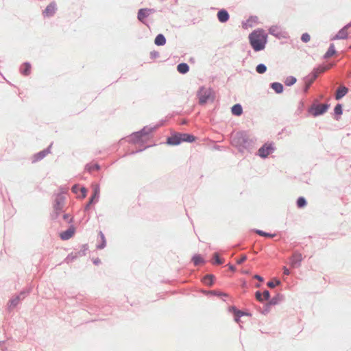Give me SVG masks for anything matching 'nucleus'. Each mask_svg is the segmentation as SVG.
I'll use <instances>...</instances> for the list:
<instances>
[{"mask_svg":"<svg viewBox=\"0 0 351 351\" xmlns=\"http://www.w3.org/2000/svg\"><path fill=\"white\" fill-rule=\"evenodd\" d=\"M251 46L254 51L263 50L267 43V34L263 29H256L249 35Z\"/></svg>","mask_w":351,"mask_h":351,"instance_id":"1","label":"nucleus"},{"mask_svg":"<svg viewBox=\"0 0 351 351\" xmlns=\"http://www.w3.org/2000/svg\"><path fill=\"white\" fill-rule=\"evenodd\" d=\"M199 101L201 104L206 103L210 99H213V93L210 89L202 88L198 93Z\"/></svg>","mask_w":351,"mask_h":351,"instance_id":"2","label":"nucleus"},{"mask_svg":"<svg viewBox=\"0 0 351 351\" xmlns=\"http://www.w3.org/2000/svg\"><path fill=\"white\" fill-rule=\"evenodd\" d=\"M274 151V147L273 143H267L263 147H261L258 152V156L261 158H266L270 154H271Z\"/></svg>","mask_w":351,"mask_h":351,"instance_id":"3","label":"nucleus"},{"mask_svg":"<svg viewBox=\"0 0 351 351\" xmlns=\"http://www.w3.org/2000/svg\"><path fill=\"white\" fill-rule=\"evenodd\" d=\"M328 104H318L311 107L310 112L315 117L320 115L326 112L328 108Z\"/></svg>","mask_w":351,"mask_h":351,"instance_id":"4","label":"nucleus"},{"mask_svg":"<svg viewBox=\"0 0 351 351\" xmlns=\"http://www.w3.org/2000/svg\"><path fill=\"white\" fill-rule=\"evenodd\" d=\"M351 33V24L349 23L341 29L332 39H346Z\"/></svg>","mask_w":351,"mask_h":351,"instance_id":"5","label":"nucleus"},{"mask_svg":"<svg viewBox=\"0 0 351 351\" xmlns=\"http://www.w3.org/2000/svg\"><path fill=\"white\" fill-rule=\"evenodd\" d=\"M232 143L239 147L241 152H243V149L246 148L247 146H250V143L245 140L243 136H240L238 138L234 137L232 139Z\"/></svg>","mask_w":351,"mask_h":351,"instance_id":"6","label":"nucleus"},{"mask_svg":"<svg viewBox=\"0 0 351 351\" xmlns=\"http://www.w3.org/2000/svg\"><path fill=\"white\" fill-rule=\"evenodd\" d=\"M155 10L154 9L144 8L140 9L138 12V19L144 23V20L149 16L151 14L154 13Z\"/></svg>","mask_w":351,"mask_h":351,"instance_id":"7","label":"nucleus"},{"mask_svg":"<svg viewBox=\"0 0 351 351\" xmlns=\"http://www.w3.org/2000/svg\"><path fill=\"white\" fill-rule=\"evenodd\" d=\"M64 206V199L62 197L59 196L56 199L55 204L53 205V209L58 215L60 211H62Z\"/></svg>","mask_w":351,"mask_h":351,"instance_id":"8","label":"nucleus"},{"mask_svg":"<svg viewBox=\"0 0 351 351\" xmlns=\"http://www.w3.org/2000/svg\"><path fill=\"white\" fill-rule=\"evenodd\" d=\"M302 255L300 253H294L291 258V265L293 267L300 266L301 261H302Z\"/></svg>","mask_w":351,"mask_h":351,"instance_id":"9","label":"nucleus"},{"mask_svg":"<svg viewBox=\"0 0 351 351\" xmlns=\"http://www.w3.org/2000/svg\"><path fill=\"white\" fill-rule=\"evenodd\" d=\"M56 10V5L54 2L49 4L43 12V14L47 16H52Z\"/></svg>","mask_w":351,"mask_h":351,"instance_id":"10","label":"nucleus"},{"mask_svg":"<svg viewBox=\"0 0 351 351\" xmlns=\"http://www.w3.org/2000/svg\"><path fill=\"white\" fill-rule=\"evenodd\" d=\"M181 142H183V141H182V140H181L180 134H177L173 135L171 137L168 138V139H167V143L169 145H178Z\"/></svg>","mask_w":351,"mask_h":351,"instance_id":"11","label":"nucleus"},{"mask_svg":"<svg viewBox=\"0 0 351 351\" xmlns=\"http://www.w3.org/2000/svg\"><path fill=\"white\" fill-rule=\"evenodd\" d=\"M229 14L228 13V12L225 10H221L218 12L217 13V18H218V20L221 22V23H225L226 21H228L229 19Z\"/></svg>","mask_w":351,"mask_h":351,"instance_id":"12","label":"nucleus"},{"mask_svg":"<svg viewBox=\"0 0 351 351\" xmlns=\"http://www.w3.org/2000/svg\"><path fill=\"white\" fill-rule=\"evenodd\" d=\"M348 92V88H346V86H340L337 92H336V95H335V99L337 100H339L340 99H341L343 97H344Z\"/></svg>","mask_w":351,"mask_h":351,"instance_id":"13","label":"nucleus"},{"mask_svg":"<svg viewBox=\"0 0 351 351\" xmlns=\"http://www.w3.org/2000/svg\"><path fill=\"white\" fill-rule=\"evenodd\" d=\"M74 234V229L73 228H69L66 230V231H64L60 234V238L62 240H67L73 237Z\"/></svg>","mask_w":351,"mask_h":351,"instance_id":"14","label":"nucleus"},{"mask_svg":"<svg viewBox=\"0 0 351 351\" xmlns=\"http://www.w3.org/2000/svg\"><path fill=\"white\" fill-rule=\"evenodd\" d=\"M180 136L183 142H193L195 139L194 136L189 134H180Z\"/></svg>","mask_w":351,"mask_h":351,"instance_id":"15","label":"nucleus"},{"mask_svg":"<svg viewBox=\"0 0 351 351\" xmlns=\"http://www.w3.org/2000/svg\"><path fill=\"white\" fill-rule=\"evenodd\" d=\"M156 45H164L166 43V39L162 34H158L154 40Z\"/></svg>","mask_w":351,"mask_h":351,"instance_id":"16","label":"nucleus"},{"mask_svg":"<svg viewBox=\"0 0 351 351\" xmlns=\"http://www.w3.org/2000/svg\"><path fill=\"white\" fill-rule=\"evenodd\" d=\"M177 69L179 73L184 74L189 71V67L186 63H181L178 65Z\"/></svg>","mask_w":351,"mask_h":351,"instance_id":"17","label":"nucleus"},{"mask_svg":"<svg viewBox=\"0 0 351 351\" xmlns=\"http://www.w3.org/2000/svg\"><path fill=\"white\" fill-rule=\"evenodd\" d=\"M232 112L233 114L239 116L242 114L243 110L240 104H235L232 108Z\"/></svg>","mask_w":351,"mask_h":351,"instance_id":"18","label":"nucleus"},{"mask_svg":"<svg viewBox=\"0 0 351 351\" xmlns=\"http://www.w3.org/2000/svg\"><path fill=\"white\" fill-rule=\"evenodd\" d=\"M271 88L277 93H281L283 91V86L280 83L274 82L271 84Z\"/></svg>","mask_w":351,"mask_h":351,"instance_id":"19","label":"nucleus"},{"mask_svg":"<svg viewBox=\"0 0 351 351\" xmlns=\"http://www.w3.org/2000/svg\"><path fill=\"white\" fill-rule=\"evenodd\" d=\"M232 311H233V313H234V319H235V321H236L237 323H239V318H240L241 316L244 315H245V313H244V312H243V311H239V310L236 309L234 307H232Z\"/></svg>","mask_w":351,"mask_h":351,"instance_id":"20","label":"nucleus"},{"mask_svg":"<svg viewBox=\"0 0 351 351\" xmlns=\"http://www.w3.org/2000/svg\"><path fill=\"white\" fill-rule=\"evenodd\" d=\"M31 65L29 63H25L22 65L21 72L23 75H27L30 73Z\"/></svg>","mask_w":351,"mask_h":351,"instance_id":"21","label":"nucleus"},{"mask_svg":"<svg viewBox=\"0 0 351 351\" xmlns=\"http://www.w3.org/2000/svg\"><path fill=\"white\" fill-rule=\"evenodd\" d=\"M193 261L195 265H199L203 264L204 263L203 258L199 255L196 254L193 257Z\"/></svg>","mask_w":351,"mask_h":351,"instance_id":"22","label":"nucleus"},{"mask_svg":"<svg viewBox=\"0 0 351 351\" xmlns=\"http://www.w3.org/2000/svg\"><path fill=\"white\" fill-rule=\"evenodd\" d=\"M335 53L334 45H331L325 54L326 58H330Z\"/></svg>","mask_w":351,"mask_h":351,"instance_id":"23","label":"nucleus"},{"mask_svg":"<svg viewBox=\"0 0 351 351\" xmlns=\"http://www.w3.org/2000/svg\"><path fill=\"white\" fill-rule=\"evenodd\" d=\"M213 276L212 275L206 276L203 278V282L207 285L210 286L213 285Z\"/></svg>","mask_w":351,"mask_h":351,"instance_id":"24","label":"nucleus"},{"mask_svg":"<svg viewBox=\"0 0 351 351\" xmlns=\"http://www.w3.org/2000/svg\"><path fill=\"white\" fill-rule=\"evenodd\" d=\"M306 204V202L304 197H300L298 199L297 206L298 208H302V207L305 206Z\"/></svg>","mask_w":351,"mask_h":351,"instance_id":"25","label":"nucleus"},{"mask_svg":"<svg viewBox=\"0 0 351 351\" xmlns=\"http://www.w3.org/2000/svg\"><path fill=\"white\" fill-rule=\"evenodd\" d=\"M317 75L315 74L314 75H313L312 78L308 82H306V87H305V89H304L305 92H306L308 90V88L313 84V82L317 78Z\"/></svg>","mask_w":351,"mask_h":351,"instance_id":"26","label":"nucleus"},{"mask_svg":"<svg viewBox=\"0 0 351 351\" xmlns=\"http://www.w3.org/2000/svg\"><path fill=\"white\" fill-rule=\"evenodd\" d=\"M266 70L267 67L263 64H260L256 66V71L258 73H264L266 71Z\"/></svg>","mask_w":351,"mask_h":351,"instance_id":"27","label":"nucleus"},{"mask_svg":"<svg viewBox=\"0 0 351 351\" xmlns=\"http://www.w3.org/2000/svg\"><path fill=\"white\" fill-rule=\"evenodd\" d=\"M296 82V79L294 77H289L285 80V84L287 86H291Z\"/></svg>","mask_w":351,"mask_h":351,"instance_id":"28","label":"nucleus"},{"mask_svg":"<svg viewBox=\"0 0 351 351\" xmlns=\"http://www.w3.org/2000/svg\"><path fill=\"white\" fill-rule=\"evenodd\" d=\"M326 69L327 68L326 67H318L314 70L313 75H314L315 74H317L318 76L319 74L324 73Z\"/></svg>","mask_w":351,"mask_h":351,"instance_id":"29","label":"nucleus"},{"mask_svg":"<svg viewBox=\"0 0 351 351\" xmlns=\"http://www.w3.org/2000/svg\"><path fill=\"white\" fill-rule=\"evenodd\" d=\"M311 39V36L308 33H304L302 35L301 40L304 43H308Z\"/></svg>","mask_w":351,"mask_h":351,"instance_id":"30","label":"nucleus"},{"mask_svg":"<svg viewBox=\"0 0 351 351\" xmlns=\"http://www.w3.org/2000/svg\"><path fill=\"white\" fill-rule=\"evenodd\" d=\"M214 259H215V263H216V264L220 265L223 263V261L221 259H220L217 253L214 254Z\"/></svg>","mask_w":351,"mask_h":351,"instance_id":"31","label":"nucleus"},{"mask_svg":"<svg viewBox=\"0 0 351 351\" xmlns=\"http://www.w3.org/2000/svg\"><path fill=\"white\" fill-rule=\"evenodd\" d=\"M280 284L279 280L270 281L267 283V286L270 288H274L276 286Z\"/></svg>","mask_w":351,"mask_h":351,"instance_id":"32","label":"nucleus"},{"mask_svg":"<svg viewBox=\"0 0 351 351\" xmlns=\"http://www.w3.org/2000/svg\"><path fill=\"white\" fill-rule=\"evenodd\" d=\"M19 298L16 297V298L10 300V306H12L13 307H14L19 304Z\"/></svg>","mask_w":351,"mask_h":351,"instance_id":"33","label":"nucleus"},{"mask_svg":"<svg viewBox=\"0 0 351 351\" xmlns=\"http://www.w3.org/2000/svg\"><path fill=\"white\" fill-rule=\"evenodd\" d=\"M335 112L337 114H341L342 113V108L340 104H337L335 108Z\"/></svg>","mask_w":351,"mask_h":351,"instance_id":"34","label":"nucleus"},{"mask_svg":"<svg viewBox=\"0 0 351 351\" xmlns=\"http://www.w3.org/2000/svg\"><path fill=\"white\" fill-rule=\"evenodd\" d=\"M246 260H247V256H246V255L243 254L241 256V258L237 260V263L239 265L242 264Z\"/></svg>","mask_w":351,"mask_h":351,"instance_id":"35","label":"nucleus"},{"mask_svg":"<svg viewBox=\"0 0 351 351\" xmlns=\"http://www.w3.org/2000/svg\"><path fill=\"white\" fill-rule=\"evenodd\" d=\"M262 296H263V300H267L270 296L269 292L267 290L264 291L262 294Z\"/></svg>","mask_w":351,"mask_h":351,"instance_id":"36","label":"nucleus"},{"mask_svg":"<svg viewBox=\"0 0 351 351\" xmlns=\"http://www.w3.org/2000/svg\"><path fill=\"white\" fill-rule=\"evenodd\" d=\"M87 169L89 171H91L92 170H94V169L98 170L99 169V166L98 165L95 164L93 166L87 167Z\"/></svg>","mask_w":351,"mask_h":351,"instance_id":"37","label":"nucleus"},{"mask_svg":"<svg viewBox=\"0 0 351 351\" xmlns=\"http://www.w3.org/2000/svg\"><path fill=\"white\" fill-rule=\"evenodd\" d=\"M98 197H99V195H95V193H93L92 197H91V198H90V201H89V202H88V205H87V206H86V208L92 204V202H93V199L95 198H97Z\"/></svg>","mask_w":351,"mask_h":351,"instance_id":"38","label":"nucleus"},{"mask_svg":"<svg viewBox=\"0 0 351 351\" xmlns=\"http://www.w3.org/2000/svg\"><path fill=\"white\" fill-rule=\"evenodd\" d=\"M256 298L260 302L263 301L262 294L259 291L256 293Z\"/></svg>","mask_w":351,"mask_h":351,"instance_id":"39","label":"nucleus"},{"mask_svg":"<svg viewBox=\"0 0 351 351\" xmlns=\"http://www.w3.org/2000/svg\"><path fill=\"white\" fill-rule=\"evenodd\" d=\"M256 232H257V234H258L259 235H261V236L271 237V235H270L269 234L265 233V232H263L262 230H257Z\"/></svg>","mask_w":351,"mask_h":351,"instance_id":"40","label":"nucleus"},{"mask_svg":"<svg viewBox=\"0 0 351 351\" xmlns=\"http://www.w3.org/2000/svg\"><path fill=\"white\" fill-rule=\"evenodd\" d=\"M81 193H82V198L85 197L86 195L87 191L85 188L82 187L80 189Z\"/></svg>","mask_w":351,"mask_h":351,"instance_id":"41","label":"nucleus"},{"mask_svg":"<svg viewBox=\"0 0 351 351\" xmlns=\"http://www.w3.org/2000/svg\"><path fill=\"white\" fill-rule=\"evenodd\" d=\"M93 193H95V195H99V188L98 186L96 185L94 186Z\"/></svg>","mask_w":351,"mask_h":351,"instance_id":"42","label":"nucleus"},{"mask_svg":"<svg viewBox=\"0 0 351 351\" xmlns=\"http://www.w3.org/2000/svg\"><path fill=\"white\" fill-rule=\"evenodd\" d=\"M254 278L257 279L258 280H259L261 282L263 281V278L261 276H260L259 275H255Z\"/></svg>","mask_w":351,"mask_h":351,"instance_id":"43","label":"nucleus"},{"mask_svg":"<svg viewBox=\"0 0 351 351\" xmlns=\"http://www.w3.org/2000/svg\"><path fill=\"white\" fill-rule=\"evenodd\" d=\"M283 273L285 275H289V269L286 267H284V268H283Z\"/></svg>","mask_w":351,"mask_h":351,"instance_id":"44","label":"nucleus"},{"mask_svg":"<svg viewBox=\"0 0 351 351\" xmlns=\"http://www.w3.org/2000/svg\"><path fill=\"white\" fill-rule=\"evenodd\" d=\"M77 186H74L73 188H72V191L74 192V193H77Z\"/></svg>","mask_w":351,"mask_h":351,"instance_id":"45","label":"nucleus"},{"mask_svg":"<svg viewBox=\"0 0 351 351\" xmlns=\"http://www.w3.org/2000/svg\"><path fill=\"white\" fill-rule=\"evenodd\" d=\"M256 19H257V18H256V17H251V18L247 21V22L251 21H255V20H256Z\"/></svg>","mask_w":351,"mask_h":351,"instance_id":"46","label":"nucleus"},{"mask_svg":"<svg viewBox=\"0 0 351 351\" xmlns=\"http://www.w3.org/2000/svg\"><path fill=\"white\" fill-rule=\"evenodd\" d=\"M100 235H101V239L104 240V234L101 232H100Z\"/></svg>","mask_w":351,"mask_h":351,"instance_id":"47","label":"nucleus"},{"mask_svg":"<svg viewBox=\"0 0 351 351\" xmlns=\"http://www.w3.org/2000/svg\"><path fill=\"white\" fill-rule=\"evenodd\" d=\"M64 218L65 219H69V216H68L67 215H64Z\"/></svg>","mask_w":351,"mask_h":351,"instance_id":"48","label":"nucleus"},{"mask_svg":"<svg viewBox=\"0 0 351 351\" xmlns=\"http://www.w3.org/2000/svg\"><path fill=\"white\" fill-rule=\"evenodd\" d=\"M230 269L231 270H232V271H234V267L232 265H230Z\"/></svg>","mask_w":351,"mask_h":351,"instance_id":"49","label":"nucleus"},{"mask_svg":"<svg viewBox=\"0 0 351 351\" xmlns=\"http://www.w3.org/2000/svg\"><path fill=\"white\" fill-rule=\"evenodd\" d=\"M350 48H351V45H350Z\"/></svg>","mask_w":351,"mask_h":351,"instance_id":"50","label":"nucleus"}]
</instances>
